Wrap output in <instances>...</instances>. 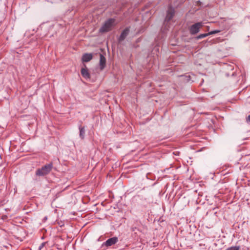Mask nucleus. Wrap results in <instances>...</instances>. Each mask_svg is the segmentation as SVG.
Instances as JSON below:
<instances>
[{"label": "nucleus", "mask_w": 250, "mask_h": 250, "mask_svg": "<svg viewBox=\"0 0 250 250\" xmlns=\"http://www.w3.org/2000/svg\"><path fill=\"white\" fill-rule=\"evenodd\" d=\"M53 168L52 163L45 165L41 168H38L36 171V175L38 176H44L50 173Z\"/></svg>", "instance_id": "obj_1"}, {"label": "nucleus", "mask_w": 250, "mask_h": 250, "mask_svg": "<svg viewBox=\"0 0 250 250\" xmlns=\"http://www.w3.org/2000/svg\"><path fill=\"white\" fill-rule=\"evenodd\" d=\"M115 21L114 19H109L106 21L100 28V32L104 33L110 31L115 26Z\"/></svg>", "instance_id": "obj_2"}, {"label": "nucleus", "mask_w": 250, "mask_h": 250, "mask_svg": "<svg viewBox=\"0 0 250 250\" xmlns=\"http://www.w3.org/2000/svg\"><path fill=\"white\" fill-rule=\"evenodd\" d=\"M202 26L203 23L201 22H197L193 24L190 26L189 28L190 33L192 35H195L198 33L200 31V29L202 27Z\"/></svg>", "instance_id": "obj_3"}, {"label": "nucleus", "mask_w": 250, "mask_h": 250, "mask_svg": "<svg viewBox=\"0 0 250 250\" xmlns=\"http://www.w3.org/2000/svg\"><path fill=\"white\" fill-rule=\"evenodd\" d=\"M118 241V238L116 237H113L111 238L107 239L103 245L106 246H111L116 244Z\"/></svg>", "instance_id": "obj_4"}, {"label": "nucleus", "mask_w": 250, "mask_h": 250, "mask_svg": "<svg viewBox=\"0 0 250 250\" xmlns=\"http://www.w3.org/2000/svg\"><path fill=\"white\" fill-rule=\"evenodd\" d=\"M174 14V9L171 7H169L167 11V14L166 17L165 21L168 22L172 18Z\"/></svg>", "instance_id": "obj_5"}, {"label": "nucleus", "mask_w": 250, "mask_h": 250, "mask_svg": "<svg viewBox=\"0 0 250 250\" xmlns=\"http://www.w3.org/2000/svg\"><path fill=\"white\" fill-rule=\"evenodd\" d=\"M100 68L101 70H103L104 68L106 65V59L104 56V55L101 54L100 55Z\"/></svg>", "instance_id": "obj_6"}, {"label": "nucleus", "mask_w": 250, "mask_h": 250, "mask_svg": "<svg viewBox=\"0 0 250 250\" xmlns=\"http://www.w3.org/2000/svg\"><path fill=\"white\" fill-rule=\"evenodd\" d=\"M93 58L92 54L91 53H85L83 55L82 60L83 62H88L92 60Z\"/></svg>", "instance_id": "obj_7"}, {"label": "nucleus", "mask_w": 250, "mask_h": 250, "mask_svg": "<svg viewBox=\"0 0 250 250\" xmlns=\"http://www.w3.org/2000/svg\"><path fill=\"white\" fill-rule=\"evenodd\" d=\"M81 74L83 77L85 79H90V74L87 69L84 68H82Z\"/></svg>", "instance_id": "obj_8"}, {"label": "nucleus", "mask_w": 250, "mask_h": 250, "mask_svg": "<svg viewBox=\"0 0 250 250\" xmlns=\"http://www.w3.org/2000/svg\"><path fill=\"white\" fill-rule=\"evenodd\" d=\"M129 32V30L128 28H126L125 29H124L120 36L119 41H121L124 40L127 36V35L128 34Z\"/></svg>", "instance_id": "obj_9"}, {"label": "nucleus", "mask_w": 250, "mask_h": 250, "mask_svg": "<svg viewBox=\"0 0 250 250\" xmlns=\"http://www.w3.org/2000/svg\"><path fill=\"white\" fill-rule=\"evenodd\" d=\"M79 128L80 130V134H79L80 137L82 139H83L84 137L85 128L84 127H82L81 126H79Z\"/></svg>", "instance_id": "obj_10"}, {"label": "nucleus", "mask_w": 250, "mask_h": 250, "mask_svg": "<svg viewBox=\"0 0 250 250\" xmlns=\"http://www.w3.org/2000/svg\"><path fill=\"white\" fill-rule=\"evenodd\" d=\"M208 36V33L201 34L196 37V39L199 40L204 38H205Z\"/></svg>", "instance_id": "obj_11"}, {"label": "nucleus", "mask_w": 250, "mask_h": 250, "mask_svg": "<svg viewBox=\"0 0 250 250\" xmlns=\"http://www.w3.org/2000/svg\"><path fill=\"white\" fill-rule=\"evenodd\" d=\"M226 250H239V247L237 246L231 247L230 248H228Z\"/></svg>", "instance_id": "obj_12"}, {"label": "nucleus", "mask_w": 250, "mask_h": 250, "mask_svg": "<svg viewBox=\"0 0 250 250\" xmlns=\"http://www.w3.org/2000/svg\"><path fill=\"white\" fill-rule=\"evenodd\" d=\"M220 32V30H213V31H211L209 32H208V35H212V34H216V33H218Z\"/></svg>", "instance_id": "obj_13"}, {"label": "nucleus", "mask_w": 250, "mask_h": 250, "mask_svg": "<svg viewBox=\"0 0 250 250\" xmlns=\"http://www.w3.org/2000/svg\"><path fill=\"white\" fill-rule=\"evenodd\" d=\"M44 243H42L41 246L39 247V250H41L42 248H43L44 247Z\"/></svg>", "instance_id": "obj_14"}, {"label": "nucleus", "mask_w": 250, "mask_h": 250, "mask_svg": "<svg viewBox=\"0 0 250 250\" xmlns=\"http://www.w3.org/2000/svg\"><path fill=\"white\" fill-rule=\"evenodd\" d=\"M247 121L248 122L250 123V115L248 117Z\"/></svg>", "instance_id": "obj_15"}]
</instances>
